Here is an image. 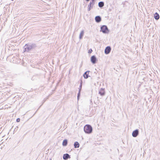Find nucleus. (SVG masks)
<instances>
[{
	"label": "nucleus",
	"instance_id": "2eb2a0df",
	"mask_svg": "<svg viewBox=\"0 0 160 160\" xmlns=\"http://www.w3.org/2000/svg\"><path fill=\"white\" fill-rule=\"evenodd\" d=\"M74 146L75 148H77L79 147L80 145L78 142H75L74 143Z\"/></svg>",
	"mask_w": 160,
	"mask_h": 160
},
{
	"label": "nucleus",
	"instance_id": "a878e982",
	"mask_svg": "<svg viewBox=\"0 0 160 160\" xmlns=\"http://www.w3.org/2000/svg\"><path fill=\"white\" fill-rule=\"evenodd\" d=\"M40 107H41V106H40V107H39L38 109H39V108H40Z\"/></svg>",
	"mask_w": 160,
	"mask_h": 160
},
{
	"label": "nucleus",
	"instance_id": "0eeeda50",
	"mask_svg": "<svg viewBox=\"0 0 160 160\" xmlns=\"http://www.w3.org/2000/svg\"><path fill=\"white\" fill-rule=\"evenodd\" d=\"M95 20L97 23L100 22L102 20L101 17L100 16H97L95 17Z\"/></svg>",
	"mask_w": 160,
	"mask_h": 160
},
{
	"label": "nucleus",
	"instance_id": "20e7f679",
	"mask_svg": "<svg viewBox=\"0 0 160 160\" xmlns=\"http://www.w3.org/2000/svg\"><path fill=\"white\" fill-rule=\"evenodd\" d=\"M90 61L93 64H95L97 63L98 60L96 56L94 55L91 57Z\"/></svg>",
	"mask_w": 160,
	"mask_h": 160
},
{
	"label": "nucleus",
	"instance_id": "ddd939ff",
	"mask_svg": "<svg viewBox=\"0 0 160 160\" xmlns=\"http://www.w3.org/2000/svg\"><path fill=\"white\" fill-rule=\"evenodd\" d=\"M68 143V141L67 139H64L62 142V145L63 146H67Z\"/></svg>",
	"mask_w": 160,
	"mask_h": 160
},
{
	"label": "nucleus",
	"instance_id": "9d476101",
	"mask_svg": "<svg viewBox=\"0 0 160 160\" xmlns=\"http://www.w3.org/2000/svg\"><path fill=\"white\" fill-rule=\"evenodd\" d=\"M89 71H87L85 72L83 74V76L85 79H87L90 76L89 75Z\"/></svg>",
	"mask_w": 160,
	"mask_h": 160
},
{
	"label": "nucleus",
	"instance_id": "aec40b11",
	"mask_svg": "<svg viewBox=\"0 0 160 160\" xmlns=\"http://www.w3.org/2000/svg\"><path fill=\"white\" fill-rule=\"evenodd\" d=\"M20 121V118H18L16 119V122H19Z\"/></svg>",
	"mask_w": 160,
	"mask_h": 160
},
{
	"label": "nucleus",
	"instance_id": "423d86ee",
	"mask_svg": "<svg viewBox=\"0 0 160 160\" xmlns=\"http://www.w3.org/2000/svg\"><path fill=\"white\" fill-rule=\"evenodd\" d=\"M71 158L70 155L68 153L64 154L63 155V158L64 160H67Z\"/></svg>",
	"mask_w": 160,
	"mask_h": 160
},
{
	"label": "nucleus",
	"instance_id": "7ed1b4c3",
	"mask_svg": "<svg viewBox=\"0 0 160 160\" xmlns=\"http://www.w3.org/2000/svg\"><path fill=\"white\" fill-rule=\"evenodd\" d=\"M100 32H102L103 33L106 34L108 33L109 32V30L107 26L103 25L101 26L100 27Z\"/></svg>",
	"mask_w": 160,
	"mask_h": 160
},
{
	"label": "nucleus",
	"instance_id": "4468645a",
	"mask_svg": "<svg viewBox=\"0 0 160 160\" xmlns=\"http://www.w3.org/2000/svg\"><path fill=\"white\" fill-rule=\"evenodd\" d=\"M84 31L83 30H82L80 34H79V38L80 39H82L83 38V37L84 35Z\"/></svg>",
	"mask_w": 160,
	"mask_h": 160
},
{
	"label": "nucleus",
	"instance_id": "6ab92c4d",
	"mask_svg": "<svg viewBox=\"0 0 160 160\" xmlns=\"http://www.w3.org/2000/svg\"><path fill=\"white\" fill-rule=\"evenodd\" d=\"M92 52V50L91 48L89 49L88 50V53H91Z\"/></svg>",
	"mask_w": 160,
	"mask_h": 160
},
{
	"label": "nucleus",
	"instance_id": "9b49d317",
	"mask_svg": "<svg viewBox=\"0 0 160 160\" xmlns=\"http://www.w3.org/2000/svg\"><path fill=\"white\" fill-rule=\"evenodd\" d=\"M99 94L102 96L104 95L105 94L104 89L101 88L99 91Z\"/></svg>",
	"mask_w": 160,
	"mask_h": 160
},
{
	"label": "nucleus",
	"instance_id": "c756f323",
	"mask_svg": "<svg viewBox=\"0 0 160 160\" xmlns=\"http://www.w3.org/2000/svg\"><path fill=\"white\" fill-rule=\"evenodd\" d=\"M1 71V70H0V72Z\"/></svg>",
	"mask_w": 160,
	"mask_h": 160
},
{
	"label": "nucleus",
	"instance_id": "f03ea898",
	"mask_svg": "<svg viewBox=\"0 0 160 160\" xmlns=\"http://www.w3.org/2000/svg\"><path fill=\"white\" fill-rule=\"evenodd\" d=\"M93 128L92 126L89 124L85 125L84 127V131L85 133L89 134L92 132Z\"/></svg>",
	"mask_w": 160,
	"mask_h": 160
},
{
	"label": "nucleus",
	"instance_id": "6e6552de",
	"mask_svg": "<svg viewBox=\"0 0 160 160\" xmlns=\"http://www.w3.org/2000/svg\"><path fill=\"white\" fill-rule=\"evenodd\" d=\"M139 131L138 129L134 131L132 133V136L134 137H136L138 135Z\"/></svg>",
	"mask_w": 160,
	"mask_h": 160
},
{
	"label": "nucleus",
	"instance_id": "39448f33",
	"mask_svg": "<svg viewBox=\"0 0 160 160\" xmlns=\"http://www.w3.org/2000/svg\"><path fill=\"white\" fill-rule=\"evenodd\" d=\"M95 4V2L91 1L88 7V11H90L91 9H92Z\"/></svg>",
	"mask_w": 160,
	"mask_h": 160
},
{
	"label": "nucleus",
	"instance_id": "cd10ccee",
	"mask_svg": "<svg viewBox=\"0 0 160 160\" xmlns=\"http://www.w3.org/2000/svg\"><path fill=\"white\" fill-rule=\"evenodd\" d=\"M108 10L110 11V9H109Z\"/></svg>",
	"mask_w": 160,
	"mask_h": 160
},
{
	"label": "nucleus",
	"instance_id": "4be33fe9",
	"mask_svg": "<svg viewBox=\"0 0 160 160\" xmlns=\"http://www.w3.org/2000/svg\"><path fill=\"white\" fill-rule=\"evenodd\" d=\"M91 1H92V2H93L95 3L96 0H91Z\"/></svg>",
	"mask_w": 160,
	"mask_h": 160
},
{
	"label": "nucleus",
	"instance_id": "f3484780",
	"mask_svg": "<svg viewBox=\"0 0 160 160\" xmlns=\"http://www.w3.org/2000/svg\"><path fill=\"white\" fill-rule=\"evenodd\" d=\"M154 18L156 20H158L159 18V14L157 13L156 12L154 16Z\"/></svg>",
	"mask_w": 160,
	"mask_h": 160
},
{
	"label": "nucleus",
	"instance_id": "412c9836",
	"mask_svg": "<svg viewBox=\"0 0 160 160\" xmlns=\"http://www.w3.org/2000/svg\"><path fill=\"white\" fill-rule=\"evenodd\" d=\"M106 63H108V64H109V59L108 60H106Z\"/></svg>",
	"mask_w": 160,
	"mask_h": 160
},
{
	"label": "nucleus",
	"instance_id": "c85d7f7f",
	"mask_svg": "<svg viewBox=\"0 0 160 160\" xmlns=\"http://www.w3.org/2000/svg\"><path fill=\"white\" fill-rule=\"evenodd\" d=\"M49 160H51V158L50 159H49Z\"/></svg>",
	"mask_w": 160,
	"mask_h": 160
},
{
	"label": "nucleus",
	"instance_id": "5701e85b",
	"mask_svg": "<svg viewBox=\"0 0 160 160\" xmlns=\"http://www.w3.org/2000/svg\"><path fill=\"white\" fill-rule=\"evenodd\" d=\"M40 107H41V106H40V107H39L38 109H39V108H40Z\"/></svg>",
	"mask_w": 160,
	"mask_h": 160
},
{
	"label": "nucleus",
	"instance_id": "393cba45",
	"mask_svg": "<svg viewBox=\"0 0 160 160\" xmlns=\"http://www.w3.org/2000/svg\"><path fill=\"white\" fill-rule=\"evenodd\" d=\"M40 107H41V106H40V107H39L38 109H39V108H40Z\"/></svg>",
	"mask_w": 160,
	"mask_h": 160
},
{
	"label": "nucleus",
	"instance_id": "dca6fc26",
	"mask_svg": "<svg viewBox=\"0 0 160 160\" xmlns=\"http://www.w3.org/2000/svg\"><path fill=\"white\" fill-rule=\"evenodd\" d=\"M80 84L79 87L78 89H79V90L81 91L82 90L83 82H82V79H81L80 80Z\"/></svg>",
	"mask_w": 160,
	"mask_h": 160
},
{
	"label": "nucleus",
	"instance_id": "bb28decb",
	"mask_svg": "<svg viewBox=\"0 0 160 160\" xmlns=\"http://www.w3.org/2000/svg\"><path fill=\"white\" fill-rule=\"evenodd\" d=\"M12 1H13L14 0H11Z\"/></svg>",
	"mask_w": 160,
	"mask_h": 160
},
{
	"label": "nucleus",
	"instance_id": "a211bd4d",
	"mask_svg": "<svg viewBox=\"0 0 160 160\" xmlns=\"http://www.w3.org/2000/svg\"><path fill=\"white\" fill-rule=\"evenodd\" d=\"M81 90H78V92L77 94V99L78 100L79 99L80 94H81Z\"/></svg>",
	"mask_w": 160,
	"mask_h": 160
},
{
	"label": "nucleus",
	"instance_id": "f257e3e1",
	"mask_svg": "<svg viewBox=\"0 0 160 160\" xmlns=\"http://www.w3.org/2000/svg\"><path fill=\"white\" fill-rule=\"evenodd\" d=\"M37 47L36 43H30L26 44L24 47V52H29L30 51L35 49Z\"/></svg>",
	"mask_w": 160,
	"mask_h": 160
},
{
	"label": "nucleus",
	"instance_id": "b1692460",
	"mask_svg": "<svg viewBox=\"0 0 160 160\" xmlns=\"http://www.w3.org/2000/svg\"><path fill=\"white\" fill-rule=\"evenodd\" d=\"M40 107H41V106H40V107H39L38 109H39V108H40Z\"/></svg>",
	"mask_w": 160,
	"mask_h": 160
},
{
	"label": "nucleus",
	"instance_id": "1a4fd4ad",
	"mask_svg": "<svg viewBox=\"0 0 160 160\" xmlns=\"http://www.w3.org/2000/svg\"><path fill=\"white\" fill-rule=\"evenodd\" d=\"M110 52V46L107 47L105 49L104 53L106 54H108Z\"/></svg>",
	"mask_w": 160,
	"mask_h": 160
},
{
	"label": "nucleus",
	"instance_id": "f8f14e48",
	"mask_svg": "<svg viewBox=\"0 0 160 160\" xmlns=\"http://www.w3.org/2000/svg\"><path fill=\"white\" fill-rule=\"evenodd\" d=\"M98 6L100 8H102L104 6V2H103L101 1L98 2Z\"/></svg>",
	"mask_w": 160,
	"mask_h": 160
}]
</instances>
